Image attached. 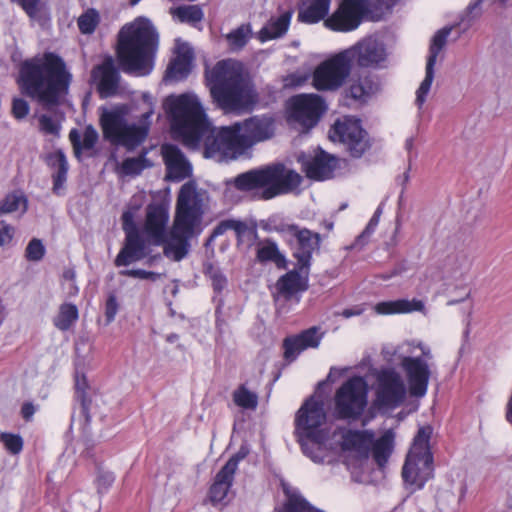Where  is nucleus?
I'll use <instances>...</instances> for the list:
<instances>
[{
	"instance_id": "f257e3e1",
	"label": "nucleus",
	"mask_w": 512,
	"mask_h": 512,
	"mask_svg": "<svg viewBox=\"0 0 512 512\" xmlns=\"http://www.w3.org/2000/svg\"><path fill=\"white\" fill-rule=\"evenodd\" d=\"M166 104L174 134L191 149L199 148L203 141L204 157L222 162L237 159L247 150L240 122L214 129L197 95L171 96Z\"/></svg>"
},
{
	"instance_id": "f03ea898",
	"label": "nucleus",
	"mask_w": 512,
	"mask_h": 512,
	"mask_svg": "<svg viewBox=\"0 0 512 512\" xmlns=\"http://www.w3.org/2000/svg\"><path fill=\"white\" fill-rule=\"evenodd\" d=\"M22 93L50 110L68 91L71 74L63 59L52 52L25 60L19 71Z\"/></svg>"
},
{
	"instance_id": "7ed1b4c3",
	"label": "nucleus",
	"mask_w": 512,
	"mask_h": 512,
	"mask_svg": "<svg viewBox=\"0 0 512 512\" xmlns=\"http://www.w3.org/2000/svg\"><path fill=\"white\" fill-rule=\"evenodd\" d=\"M203 214V194L194 182L185 183L178 193L173 225L159 245L165 257L175 262L187 257L190 240L201 231Z\"/></svg>"
},
{
	"instance_id": "20e7f679",
	"label": "nucleus",
	"mask_w": 512,
	"mask_h": 512,
	"mask_svg": "<svg viewBox=\"0 0 512 512\" xmlns=\"http://www.w3.org/2000/svg\"><path fill=\"white\" fill-rule=\"evenodd\" d=\"M159 34L152 22L138 17L126 23L117 34L116 56L123 72L146 76L154 67Z\"/></svg>"
},
{
	"instance_id": "39448f33",
	"label": "nucleus",
	"mask_w": 512,
	"mask_h": 512,
	"mask_svg": "<svg viewBox=\"0 0 512 512\" xmlns=\"http://www.w3.org/2000/svg\"><path fill=\"white\" fill-rule=\"evenodd\" d=\"M210 94L214 103L225 113L241 112L255 102V95L240 64L231 61H220L214 67Z\"/></svg>"
},
{
	"instance_id": "423d86ee",
	"label": "nucleus",
	"mask_w": 512,
	"mask_h": 512,
	"mask_svg": "<svg viewBox=\"0 0 512 512\" xmlns=\"http://www.w3.org/2000/svg\"><path fill=\"white\" fill-rule=\"evenodd\" d=\"M302 182V177L282 163L266 165L238 174L227 181L241 192H254L260 199L270 200L293 192Z\"/></svg>"
},
{
	"instance_id": "0eeeda50",
	"label": "nucleus",
	"mask_w": 512,
	"mask_h": 512,
	"mask_svg": "<svg viewBox=\"0 0 512 512\" xmlns=\"http://www.w3.org/2000/svg\"><path fill=\"white\" fill-rule=\"evenodd\" d=\"M431 434L430 426L419 428L402 468L403 480L416 489H421L433 476V455L429 447Z\"/></svg>"
},
{
	"instance_id": "6e6552de",
	"label": "nucleus",
	"mask_w": 512,
	"mask_h": 512,
	"mask_svg": "<svg viewBox=\"0 0 512 512\" xmlns=\"http://www.w3.org/2000/svg\"><path fill=\"white\" fill-rule=\"evenodd\" d=\"M100 124L105 139L128 150L140 145L148 135L147 126L128 124L120 109H104L100 115Z\"/></svg>"
},
{
	"instance_id": "1a4fd4ad",
	"label": "nucleus",
	"mask_w": 512,
	"mask_h": 512,
	"mask_svg": "<svg viewBox=\"0 0 512 512\" xmlns=\"http://www.w3.org/2000/svg\"><path fill=\"white\" fill-rule=\"evenodd\" d=\"M351 51H341L321 62L312 75V85L318 91H336L343 86L352 69Z\"/></svg>"
},
{
	"instance_id": "9d476101",
	"label": "nucleus",
	"mask_w": 512,
	"mask_h": 512,
	"mask_svg": "<svg viewBox=\"0 0 512 512\" xmlns=\"http://www.w3.org/2000/svg\"><path fill=\"white\" fill-rule=\"evenodd\" d=\"M335 415L338 419H357L367 405V384L355 376L344 382L335 393Z\"/></svg>"
},
{
	"instance_id": "9b49d317",
	"label": "nucleus",
	"mask_w": 512,
	"mask_h": 512,
	"mask_svg": "<svg viewBox=\"0 0 512 512\" xmlns=\"http://www.w3.org/2000/svg\"><path fill=\"white\" fill-rule=\"evenodd\" d=\"M333 142L342 143L352 157L360 158L370 147L368 134L361 122L350 116L338 119L329 131Z\"/></svg>"
},
{
	"instance_id": "f8f14e48",
	"label": "nucleus",
	"mask_w": 512,
	"mask_h": 512,
	"mask_svg": "<svg viewBox=\"0 0 512 512\" xmlns=\"http://www.w3.org/2000/svg\"><path fill=\"white\" fill-rule=\"evenodd\" d=\"M326 421V413L322 400L314 396L308 398L296 414V433L299 436L303 451L307 452L304 439L318 443L320 440L319 427Z\"/></svg>"
},
{
	"instance_id": "ddd939ff",
	"label": "nucleus",
	"mask_w": 512,
	"mask_h": 512,
	"mask_svg": "<svg viewBox=\"0 0 512 512\" xmlns=\"http://www.w3.org/2000/svg\"><path fill=\"white\" fill-rule=\"evenodd\" d=\"M121 219L122 228L125 232V241L114 261L117 267L128 266L131 263L144 259L148 255L146 241L139 233L133 213L125 211Z\"/></svg>"
},
{
	"instance_id": "4468645a",
	"label": "nucleus",
	"mask_w": 512,
	"mask_h": 512,
	"mask_svg": "<svg viewBox=\"0 0 512 512\" xmlns=\"http://www.w3.org/2000/svg\"><path fill=\"white\" fill-rule=\"evenodd\" d=\"M366 11L365 0H343L338 9L325 19V26L339 32L355 30L362 22Z\"/></svg>"
},
{
	"instance_id": "2eb2a0df",
	"label": "nucleus",
	"mask_w": 512,
	"mask_h": 512,
	"mask_svg": "<svg viewBox=\"0 0 512 512\" xmlns=\"http://www.w3.org/2000/svg\"><path fill=\"white\" fill-rule=\"evenodd\" d=\"M377 400L382 406L397 407L406 397V386L401 375L392 370H382L377 377Z\"/></svg>"
},
{
	"instance_id": "dca6fc26",
	"label": "nucleus",
	"mask_w": 512,
	"mask_h": 512,
	"mask_svg": "<svg viewBox=\"0 0 512 512\" xmlns=\"http://www.w3.org/2000/svg\"><path fill=\"white\" fill-rule=\"evenodd\" d=\"M325 109L324 101L319 95H300L292 100L291 116L304 128L309 129L318 123Z\"/></svg>"
},
{
	"instance_id": "f3484780",
	"label": "nucleus",
	"mask_w": 512,
	"mask_h": 512,
	"mask_svg": "<svg viewBox=\"0 0 512 512\" xmlns=\"http://www.w3.org/2000/svg\"><path fill=\"white\" fill-rule=\"evenodd\" d=\"M401 367L406 374L410 395L417 398L425 396L431 376L427 361L421 357L406 356Z\"/></svg>"
},
{
	"instance_id": "a211bd4d",
	"label": "nucleus",
	"mask_w": 512,
	"mask_h": 512,
	"mask_svg": "<svg viewBox=\"0 0 512 512\" xmlns=\"http://www.w3.org/2000/svg\"><path fill=\"white\" fill-rule=\"evenodd\" d=\"M451 33V27H444L436 32L433 36L430 48H429V56L427 58L426 63V72L425 78L421 82L417 92H416V105L421 108L426 101V96L428 95L432 82L434 80V66L437 60V57L445 46L448 36Z\"/></svg>"
},
{
	"instance_id": "6ab92c4d",
	"label": "nucleus",
	"mask_w": 512,
	"mask_h": 512,
	"mask_svg": "<svg viewBox=\"0 0 512 512\" xmlns=\"http://www.w3.org/2000/svg\"><path fill=\"white\" fill-rule=\"evenodd\" d=\"M168 221L169 207L167 204L158 202L151 203L146 207L144 231L154 245L159 246L163 241V236L167 233Z\"/></svg>"
},
{
	"instance_id": "aec40b11",
	"label": "nucleus",
	"mask_w": 512,
	"mask_h": 512,
	"mask_svg": "<svg viewBox=\"0 0 512 512\" xmlns=\"http://www.w3.org/2000/svg\"><path fill=\"white\" fill-rule=\"evenodd\" d=\"M294 238L296 240V248L293 255L297 259V268L301 272L304 270L308 271L313 253L320 248L321 236L317 232L300 227Z\"/></svg>"
},
{
	"instance_id": "412c9836",
	"label": "nucleus",
	"mask_w": 512,
	"mask_h": 512,
	"mask_svg": "<svg viewBox=\"0 0 512 512\" xmlns=\"http://www.w3.org/2000/svg\"><path fill=\"white\" fill-rule=\"evenodd\" d=\"M321 339L322 334L315 326L297 335L286 337L283 340L284 359L289 363L295 361L302 351L308 348H317Z\"/></svg>"
},
{
	"instance_id": "4be33fe9",
	"label": "nucleus",
	"mask_w": 512,
	"mask_h": 512,
	"mask_svg": "<svg viewBox=\"0 0 512 512\" xmlns=\"http://www.w3.org/2000/svg\"><path fill=\"white\" fill-rule=\"evenodd\" d=\"M241 132L247 149L274 135V121L271 117L254 116L240 122Z\"/></svg>"
},
{
	"instance_id": "5701e85b",
	"label": "nucleus",
	"mask_w": 512,
	"mask_h": 512,
	"mask_svg": "<svg viewBox=\"0 0 512 512\" xmlns=\"http://www.w3.org/2000/svg\"><path fill=\"white\" fill-rule=\"evenodd\" d=\"M161 150L169 180L179 182L190 176L191 165L176 145L164 144Z\"/></svg>"
},
{
	"instance_id": "b1692460",
	"label": "nucleus",
	"mask_w": 512,
	"mask_h": 512,
	"mask_svg": "<svg viewBox=\"0 0 512 512\" xmlns=\"http://www.w3.org/2000/svg\"><path fill=\"white\" fill-rule=\"evenodd\" d=\"M345 51L353 52L351 56V64L354 61L361 67H369L384 60L385 49L381 42L377 39L369 37L359 42L354 47Z\"/></svg>"
},
{
	"instance_id": "393cba45",
	"label": "nucleus",
	"mask_w": 512,
	"mask_h": 512,
	"mask_svg": "<svg viewBox=\"0 0 512 512\" xmlns=\"http://www.w3.org/2000/svg\"><path fill=\"white\" fill-rule=\"evenodd\" d=\"M92 77L98 80V90L101 97L107 98L117 92L120 75L112 58L105 59L102 64L95 67L92 71Z\"/></svg>"
},
{
	"instance_id": "a878e982",
	"label": "nucleus",
	"mask_w": 512,
	"mask_h": 512,
	"mask_svg": "<svg viewBox=\"0 0 512 512\" xmlns=\"http://www.w3.org/2000/svg\"><path fill=\"white\" fill-rule=\"evenodd\" d=\"M337 166V158L319 149L315 156L303 162L306 176L314 180H326L332 177Z\"/></svg>"
},
{
	"instance_id": "bb28decb",
	"label": "nucleus",
	"mask_w": 512,
	"mask_h": 512,
	"mask_svg": "<svg viewBox=\"0 0 512 512\" xmlns=\"http://www.w3.org/2000/svg\"><path fill=\"white\" fill-rule=\"evenodd\" d=\"M307 288V277H302L298 268L281 276L276 283L278 293L285 300L292 299L294 295L307 290Z\"/></svg>"
},
{
	"instance_id": "cd10ccee",
	"label": "nucleus",
	"mask_w": 512,
	"mask_h": 512,
	"mask_svg": "<svg viewBox=\"0 0 512 512\" xmlns=\"http://www.w3.org/2000/svg\"><path fill=\"white\" fill-rule=\"evenodd\" d=\"M331 0H302L298 9V20L314 24L325 19L330 9Z\"/></svg>"
},
{
	"instance_id": "c85d7f7f",
	"label": "nucleus",
	"mask_w": 512,
	"mask_h": 512,
	"mask_svg": "<svg viewBox=\"0 0 512 512\" xmlns=\"http://www.w3.org/2000/svg\"><path fill=\"white\" fill-rule=\"evenodd\" d=\"M233 468L234 463L225 464L216 474L209 491V497L213 504L223 501L227 496L234 481Z\"/></svg>"
},
{
	"instance_id": "c756f323",
	"label": "nucleus",
	"mask_w": 512,
	"mask_h": 512,
	"mask_svg": "<svg viewBox=\"0 0 512 512\" xmlns=\"http://www.w3.org/2000/svg\"><path fill=\"white\" fill-rule=\"evenodd\" d=\"M374 434L370 431L348 430L342 436V449L368 456Z\"/></svg>"
},
{
	"instance_id": "7c9ffc66",
	"label": "nucleus",
	"mask_w": 512,
	"mask_h": 512,
	"mask_svg": "<svg viewBox=\"0 0 512 512\" xmlns=\"http://www.w3.org/2000/svg\"><path fill=\"white\" fill-rule=\"evenodd\" d=\"M256 259L260 263L273 262L279 269L286 268V257L278 248L277 243L270 239L260 240L256 245Z\"/></svg>"
},
{
	"instance_id": "2f4dec72",
	"label": "nucleus",
	"mask_w": 512,
	"mask_h": 512,
	"mask_svg": "<svg viewBox=\"0 0 512 512\" xmlns=\"http://www.w3.org/2000/svg\"><path fill=\"white\" fill-rule=\"evenodd\" d=\"M193 53L190 49L180 50L177 56L170 62L165 80L179 81L185 79L189 72Z\"/></svg>"
},
{
	"instance_id": "473e14b6",
	"label": "nucleus",
	"mask_w": 512,
	"mask_h": 512,
	"mask_svg": "<svg viewBox=\"0 0 512 512\" xmlns=\"http://www.w3.org/2000/svg\"><path fill=\"white\" fill-rule=\"evenodd\" d=\"M423 309L424 303L417 299L385 301L380 302L375 306V311L378 314L410 313L413 311H422Z\"/></svg>"
},
{
	"instance_id": "72a5a7b5",
	"label": "nucleus",
	"mask_w": 512,
	"mask_h": 512,
	"mask_svg": "<svg viewBox=\"0 0 512 512\" xmlns=\"http://www.w3.org/2000/svg\"><path fill=\"white\" fill-rule=\"evenodd\" d=\"M291 12H285L277 18H271L258 33L261 42L282 37L288 30Z\"/></svg>"
},
{
	"instance_id": "f704fd0d",
	"label": "nucleus",
	"mask_w": 512,
	"mask_h": 512,
	"mask_svg": "<svg viewBox=\"0 0 512 512\" xmlns=\"http://www.w3.org/2000/svg\"><path fill=\"white\" fill-rule=\"evenodd\" d=\"M49 164L56 169L53 173V192L60 195L67 179L68 162L62 151H57L49 156Z\"/></svg>"
},
{
	"instance_id": "c9c22d12",
	"label": "nucleus",
	"mask_w": 512,
	"mask_h": 512,
	"mask_svg": "<svg viewBox=\"0 0 512 512\" xmlns=\"http://www.w3.org/2000/svg\"><path fill=\"white\" fill-rule=\"evenodd\" d=\"M69 140L73 146L75 156L80 158L82 149L91 150L94 148L98 141V132L92 125L87 126L84 130L83 141L81 142V136L78 130L72 129L69 133Z\"/></svg>"
},
{
	"instance_id": "e433bc0d",
	"label": "nucleus",
	"mask_w": 512,
	"mask_h": 512,
	"mask_svg": "<svg viewBox=\"0 0 512 512\" xmlns=\"http://www.w3.org/2000/svg\"><path fill=\"white\" fill-rule=\"evenodd\" d=\"M394 434L392 431H386L374 443L372 442L373 459L379 468L385 467L393 450Z\"/></svg>"
},
{
	"instance_id": "4c0bfd02",
	"label": "nucleus",
	"mask_w": 512,
	"mask_h": 512,
	"mask_svg": "<svg viewBox=\"0 0 512 512\" xmlns=\"http://www.w3.org/2000/svg\"><path fill=\"white\" fill-rule=\"evenodd\" d=\"M286 500L277 512H315L312 506L296 489L284 488Z\"/></svg>"
},
{
	"instance_id": "58836bf2",
	"label": "nucleus",
	"mask_w": 512,
	"mask_h": 512,
	"mask_svg": "<svg viewBox=\"0 0 512 512\" xmlns=\"http://www.w3.org/2000/svg\"><path fill=\"white\" fill-rule=\"evenodd\" d=\"M78 317L79 311L75 304L63 303L53 318V324L58 330L67 331L76 323Z\"/></svg>"
},
{
	"instance_id": "ea45409f",
	"label": "nucleus",
	"mask_w": 512,
	"mask_h": 512,
	"mask_svg": "<svg viewBox=\"0 0 512 512\" xmlns=\"http://www.w3.org/2000/svg\"><path fill=\"white\" fill-rule=\"evenodd\" d=\"M174 18H177L182 23H189L195 25L202 21L204 14L198 5H182L171 10Z\"/></svg>"
},
{
	"instance_id": "a19ab883",
	"label": "nucleus",
	"mask_w": 512,
	"mask_h": 512,
	"mask_svg": "<svg viewBox=\"0 0 512 512\" xmlns=\"http://www.w3.org/2000/svg\"><path fill=\"white\" fill-rule=\"evenodd\" d=\"M373 91V82L365 77L359 78L358 81L353 82L348 90L346 96L356 101L364 102Z\"/></svg>"
},
{
	"instance_id": "79ce46f5",
	"label": "nucleus",
	"mask_w": 512,
	"mask_h": 512,
	"mask_svg": "<svg viewBox=\"0 0 512 512\" xmlns=\"http://www.w3.org/2000/svg\"><path fill=\"white\" fill-rule=\"evenodd\" d=\"M39 123V131L45 135H52L54 137L60 136L61 130V116L57 113L53 116L48 114H41L37 117Z\"/></svg>"
},
{
	"instance_id": "37998d69",
	"label": "nucleus",
	"mask_w": 512,
	"mask_h": 512,
	"mask_svg": "<svg viewBox=\"0 0 512 512\" xmlns=\"http://www.w3.org/2000/svg\"><path fill=\"white\" fill-rule=\"evenodd\" d=\"M233 401L241 408L254 410L258 405V396L241 385L233 392Z\"/></svg>"
},
{
	"instance_id": "c03bdc74",
	"label": "nucleus",
	"mask_w": 512,
	"mask_h": 512,
	"mask_svg": "<svg viewBox=\"0 0 512 512\" xmlns=\"http://www.w3.org/2000/svg\"><path fill=\"white\" fill-rule=\"evenodd\" d=\"M251 35L249 24H242L237 29L227 34L226 39L232 50H241L248 42Z\"/></svg>"
},
{
	"instance_id": "a18cd8bd",
	"label": "nucleus",
	"mask_w": 512,
	"mask_h": 512,
	"mask_svg": "<svg viewBox=\"0 0 512 512\" xmlns=\"http://www.w3.org/2000/svg\"><path fill=\"white\" fill-rule=\"evenodd\" d=\"M75 388H76V398L80 402V406H81L80 413L84 417L83 427H85L90 422V415H89L90 400H88L86 397L85 390L87 388V381L84 376L82 378H79L78 376L76 377Z\"/></svg>"
},
{
	"instance_id": "49530a36",
	"label": "nucleus",
	"mask_w": 512,
	"mask_h": 512,
	"mask_svg": "<svg viewBox=\"0 0 512 512\" xmlns=\"http://www.w3.org/2000/svg\"><path fill=\"white\" fill-rule=\"evenodd\" d=\"M100 22V15L96 9H87L77 20V25L82 34H92Z\"/></svg>"
},
{
	"instance_id": "de8ad7c7",
	"label": "nucleus",
	"mask_w": 512,
	"mask_h": 512,
	"mask_svg": "<svg viewBox=\"0 0 512 512\" xmlns=\"http://www.w3.org/2000/svg\"><path fill=\"white\" fill-rule=\"evenodd\" d=\"M146 153H142L138 157L127 158L122 162L121 171L124 175H139L145 168L150 166L149 161L145 157Z\"/></svg>"
},
{
	"instance_id": "09e8293b",
	"label": "nucleus",
	"mask_w": 512,
	"mask_h": 512,
	"mask_svg": "<svg viewBox=\"0 0 512 512\" xmlns=\"http://www.w3.org/2000/svg\"><path fill=\"white\" fill-rule=\"evenodd\" d=\"M228 230H233L237 237L240 238L247 230V225L238 220H223L220 223H218L215 228L212 231V238H217L218 236L223 235Z\"/></svg>"
},
{
	"instance_id": "8fccbe9b",
	"label": "nucleus",
	"mask_w": 512,
	"mask_h": 512,
	"mask_svg": "<svg viewBox=\"0 0 512 512\" xmlns=\"http://www.w3.org/2000/svg\"><path fill=\"white\" fill-rule=\"evenodd\" d=\"M0 442L4 445L7 452L12 455L19 454L23 449V439L18 434L2 432Z\"/></svg>"
},
{
	"instance_id": "3c124183",
	"label": "nucleus",
	"mask_w": 512,
	"mask_h": 512,
	"mask_svg": "<svg viewBox=\"0 0 512 512\" xmlns=\"http://www.w3.org/2000/svg\"><path fill=\"white\" fill-rule=\"evenodd\" d=\"M45 247L40 239L33 238L25 249V257L28 261L38 262L45 255Z\"/></svg>"
},
{
	"instance_id": "603ef678",
	"label": "nucleus",
	"mask_w": 512,
	"mask_h": 512,
	"mask_svg": "<svg viewBox=\"0 0 512 512\" xmlns=\"http://www.w3.org/2000/svg\"><path fill=\"white\" fill-rule=\"evenodd\" d=\"M448 265L451 266V270L454 273H463L470 268L471 261L469 255L465 251H460L449 258Z\"/></svg>"
},
{
	"instance_id": "864d4df0",
	"label": "nucleus",
	"mask_w": 512,
	"mask_h": 512,
	"mask_svg": "<svg viewBox=\"0 0 512 512\" xmlns=\"http://www.w3.org/2000/svg\"><path fill=\"white\" fill-rule=\"evenodd\" d=\"M115 480V476L112 472L105 471L102 468H98L95 483L97 486V492L103 494L112 486Z\"/></svg>"
},
{
	"instance_id": "5fc2aeb1",
	"label": "nucleus",
	"mask_w": 512,
	"mask_h": 512,
	"mask_svg": "<svg viewBox=\"0 0 512 512\" xmlns=\"http://www.w3.org/2000/svg\"><path fill=\"white\" fill-rule=\"evenodd\" d=\"M205 273L211 279L212 286L215 291L221 292L226 287V277L220 272L219 269L215 268L212 264H209L206 267Z\"/></svg>"
},
{
	"instance_id": "6e6d98bb",
	"label": "nucleus",
	"mask_w": 512,
	"mask_h": 512,
	"mask_svg": "<svg viewBox=\"0 0 512 512\" xmlns=\"http://www.w3.org/2000/svg\"><path fill=\"white\" fill-rule=\"evenodd\" d=\"M378 223L379 219L372 216L364 231L356 238L352 247L355 249H361L368 242L369 237L375 231Z\"/></svg>"
},
{
	"instance_id": "4d7b16f0",
	"label": "nucleus",
	"mask_w": 512,
	"mask_h": 512,
	"mask_svg": "<svg viewBox=\"0 0 512 512\" xmlns=\"http://www.w3.org/2000/svg\"><path fill=\"white\" fill-rule=\"evenodd\" d=\"M25 202L26 201L22 196L10 194L6 196L0 209L5 213H11L17 211L21 204L25 207Z\"/></svg>"
},
{
	"instance_id": "13d9d810",
	"label": "nucleus",
	"mask_w": 512,
	"mask_h": 512,
	"mask_svg": "<svg viewBox=\"0 0 512 512\" xmlns=\"http://www.w3.org/2000/svg\"><path fill=\"white\" fill-rule=\"evenodd\" d=\"M121 275L137 278L142 280L156 281L160 278V274L152 271H146L143 269H129L120 272Z\"/></svg>"
},
{
	"instance_id": "bf43d9fd",
	"label": "nucleus",
	"mask_w": 512,
	"mask_h": 512,
	"mask_svg": "<svg viewBox=\"0 0 512 512\" xmlns=\"http://www.w3.org/2000/svg\"><path fill=\"white\" fill-rule=\"evenodd\" d=\"M30 111L29 104L22 98H14L12 102V114L18 119H24Z\"/></svg>"
},
{
	"instance_id": "052dcab7",
	"label": "nucleus",
	"mask_w": 512,
	"mask_h": 512,
	"mask_svg": "<svg viewBox=\"0 0 512 512\" xmlns=\"http://www.w3.org/2000/svg\"><path fill=\"white\" fill-rule=\"evenodd\" d=\"M118 309L119 304L116 295L112 293L109 294L105 303V318L107 324H110L112 321H114Z\"/></svg>"
},
{
	"instance_id": "680f3d73",
	"label": "nucleus",
	"mask_w": 512,
	"mask_h": 512,
	"mask_svg": "<svg viewBox=\"0 0 512 512\" xmlns=\"http://www.w3.org/2000/svg\"><path fill=\"white\" fill-rule=\"evenodd\" d=\"M18 3L31 18H34L39 12L40 0H18Z\"/></svg>"
},
{
	"instance_id": "e2e57ef3",
	"label": "nucleus",
	"mask_w": 512,
	"mask_h": 512,
	"mask_svg": "<svg viewBox=\"0 0 512 512\" xmlns=\"http://www.w3.org/2000/svg\"><path fill=\"white\" fill-rule=\"evenodd\" d=\"M13 227L4 221H0V246L8 244L13 237Z\"/></svg>"
},
{
	"instance_id": "0e129e2a",
	"label": "nucleus",
	"mask_w": 512,
	"mask_h": 512,
	"mask_svg": "<svg viewBox=\"0 0 512 512\" xmlns=\"http://www.w3.org/2000/svg\"><path fill=\"white\" fill-rule=\"evenodd\" d=\"M299 226L296 224H288L284 222H280L273 227V231L280 233V234H288L294 237V235L299 230Z\"/></svg>"
},
{
	"instance_id": "69168bd1",
	"label": "nucleus",
	"mask_w": 512,
	"mask_h": 512,
	"mask_svg": "<svg viewBox=\"0 0 512 512\" xmlns=\"http://www.w3.org/2000/svg\"><path fill=\"white\" fill-rule=\"evenodd\" d=\"M35 413V407L32 403H24L22 408H21V414H22V417L26 420V421H29L32 416L34 415Z\"/></svg>"
},
{
	"instance_id": "338daca9",
	"label": "nucleus",
	"mask_w": 512,
	"mask_h": 512,
	"mask_svg": "<svg viewBox=\"0 0 512 512\" xmlns=\"http://www.w3.org/2000/svg\"><path fill=\"white\" fill-rule=\"evenodd\" d=\"M246 456V452H243L242 450H240L238 453H236L235 455H233L225 464H230V463H234V468H233V474L235 475L237 469H238V464L239 462L244 459Z\"/></svg>"
},
{
	"instance_id": "774afa93",
	"label": "nucleus",
	"mask_w": 512,
	"mask_h": 512,
	"mask_svg": "<svg viewBox=\"0 0 512 512\" xmlns=\"http://www.w3.org/2000/svg\"><path fill=\"white\" fill-rule=\"evenodd\" d=\"M361 312H362V310L359 308H349V309H344L341 314L345 318H350L352 316L360 315Z\"/></svg>"
}]
</instances>
